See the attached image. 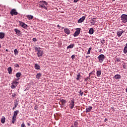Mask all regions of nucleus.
<instances>
[{
  "label": "nucleus",
  "instance_id": "nucleus-11",
  "mask_svg": "<svg viewBox=\"0 0 127 127\" xmlns=\"http://www.w3.org/2000/svg\"><path fill=\"white\" fill-rule=\"evenodd\" d=\"M85 18H86V17L85 16H83L81 18H80L78 20V23H81V22H83V21L85 20Z\"/></svg>",
  "mask_w": 127,
  "mask_h": 127
},
{
  "label": "nucleus",
  "instance_id": "nucleus-22",
  "mask_svg": "<svg viewBox=\"0 0 127 127\" xmlns=\"http://www.w3.org/2000/svg\"><path fill=\"white\" fill-rule=\"evenodd\" d=\"M89 33V34H93V33H94V29H93V28H90Z\"/></svg>",
  "mask_w": 127,
  "mask_h": 127
},
{
  "label": "nucleus",
  "instance_id": "nucleus-13",
  "mask_svg": "<svg viewBox=\"0 0 127 127\" xmlns=\"http://www.w3.org/2000/svg\"><path fill=\"white\" fill-rule=\"evenodd\" d=\"M64 32L67 35H69V34H70V30L68 28H65L64 29Z\"/></svg>",
  "mask_w": 127,
  "mask_h": 127
},
{
  "label": "nucleus",
  "instance_id": "nucleus-48",
  "mask_svg": "<svg viewBox=\"0 0 127 127\" xmlns=\"http://www.w3.org/2000/svg\"><path fill=\"white\" fill-rule=\"evenodd\" d=\"M5 51H6L7 52L8 51V50L7 49H6Z\"/></svg>",
  "mask_w": 127,
  "mask_h": 127
},
{
  "label": "nucleus",
  "instance_id": "nucleus-4",
  "mask_svg": "<svg viewBox=\"0 0 127 127\" xmlns=\"http://www.w3.org/2000/svg\"><path fill=\"white\" fill-rule=\"evenodd\" d=\"M121 20H122V22L126 23L127 22V15L125 14H123L121 15Z\"/></svg>",
  "mask_w": 127,
  "mask_h": 127
},
{
  "label": "nucleus",
  "instance_id": "nucleus-15",
  "mask_svg": "<svg viewBox=\"0 0 127 127\" xmlns=\"http://www.w3.org/2000/svg\"><path fill=\"white\" fill-rule=\"evenodd\" d=\"M4 35L5 34L3 32H0V39H3L4 38Z\"/></svg>",
  "mask_w": 127,
  "mask_h": 127
},
{
  "label": "nucleus",
  "instance_id": "nucleus-1",
  "mask_svg": "<svg viewBox=\"0 0 127 127\" xmlns=\"http://www.w3.org/2000/svg\"><path fill=\"white\" fill-rule=\"evenodd\" d=\"M39 6L41 8H44V9H47V2L45 1H40L39 2Z\"/></svg>",
  "mask_w": 127,
  "mask_h": 127
},
{
  "label": "nucleus",
  "instance_id": "nucleus-3",
  "mask_svg": "<svg viewBox=\"0 0 127 127\" xmlns=\"http://www.w3.org/2000/svg\"><path fill=\"white\" fill-rule=\"evenodd\" d=\"M11 84V89H15L16 86L18 85V82L16 81V80H13Z\"/></svg>",
  "mask_w": 127,
  "mask_h": 127
},
{
  "label": "nucleus",
  "instance_id": "nucleus-9",
  "mask_svg": "<svg viewBox=\"0 0 127 127\" xmlns=\"http://www.w3.org/2000/svg\"><path fill=\"white\" fill-rule=\"evenodd\" d=\"M14 31L16 33V34H17L18 36H20L21 35V32L20 31L17 29H14Z\"/></svg>",
  "mask_w": 127,
  "mask_h": 127
},
{
  "label": "nucleus",
  "instance_id": "nucleus-41",
  "mask_svg": "<svg viewBox=\"0 0 127 127\" xmlns=\"http://www.w3.org/2000/svg\"><path fill=\"white\" fill-rule=\"evenodd\" d=\"M25 127V125H24V123H22L21 125V127Z\"/></svg>",
  "mask_w": 127,
  "mask_h": 127
},
{
  "label": "nucleus",
  "instance_id": "nucleus-21",
  "mask_svg": "<svg viewBox=\"0 0 127 127\" xmlns=\"http://www.w3.org/2000/svg\"><path fill=\"white\" fill-rule=\"evenodd\" d=\"M124 53H125V54H126L127 53V43L126 44V46L124 48Z\"/></svg>",
  "mask_w": 127,
  "mask_h": 127
},
{
  "label": "nucleus",
  "instance_id": "nucleus-28",
  "mask_svg": "<svg viewBox=\"0 0 127 127\" xmlns=\"http://www.w3.org/2000/svg\"><path fill=\"white\" fill-rule=\"evenodd\" d=\"M20 76H21V73L20 72H17L16 74V76L17 77V78H20Z\"/></svg>",
  "mask_w": 127,
  "mask_h": 127
},
{
  "label": "nucleus",
  "instance_id": "nucleus-23",
  "mask_svg": "<svg viewBox=\"0 0 127 127\" xmlns=\"http://www.w3.org/2000/svg\"><path fill=\"white\" fill-rule=\"evenodd\" d=\"M7 71H8L9 74H11V72L12 71V69L11 67H9L7 68Z\"/></svg>",
  "mask_w": 127,
  "mask_h": 127
},
{
  "label": "nucleus",
  "instance_id": "nucleus-45",
  "mask_svg": "<svg viewBox=\"0 0 127 127\" xmlns=\"http://www.w3.org/2000/svg\"><path fill=\"white\" fill-rule=\"evenodd\" d=\"M123 68L124 69H126V68H127V66L125 65H123Z\"/></svg>",
  "mask_w": 127,
  "mask_h": 127
},
{
  "label": "nucleus",
  "instance_id": "nucleus-30",
  "mask_svg": "<svg viewBox=\"0 0 127 127\" xmlns=\"http://www.w3.org/2000/svg\"><path fill=\"white\" fill-rule=\"evenodd\" d=\"M42 75L41 73H39L36 75L37 79H39L40 78V76Z\"/></svg>",
  "mask_w": 127,
  "mask_h": 127
},
{
  "label": "nucleus",
  "instance_id": "nucleus-39",
  "mask_svg": "<svg viewBox=\"0 0 127 127\" xmlns=\"http://www.w3.org/2000/svg\"><path fill=\"white\" fill-rule=\"evenodd\" d=\"M19 80V78H17L13 80V81H16V82H17V81H18Z\"/></svg>",
  "mask_w": 127,
  "mask_h": 127
},
{
  "label": "nucleus",
  "instance_id": "nucleus-27",
  "mask_svg": "<svg viewBox=\"0 0 127 127\" xmlns=\"http://www.w3.org/2000/svg\"><path fill=\"white\" fill-rule=\"evenodd\" d=\"M27 18H28V19L30 20V19H32V15H28L26 16Z\"/></svg>",
  "mask_w": 127,
  "mask_h": 127
},
{
  "label": "nucleus",
  "instance_id": "nucleus-47",
  "mask_svg": "<svg viewBox=\"0 0 127 127\" xmlns=\"http://www.w3.org/2000/svg\"><path fill=\"white\" fill-rule=\"evenodd\" d=\"M91 23H92V24L94 25V24H95V22H92Z\"/></svg>",
  "mask_w": 127,
  "mask_h": 127
},
{
  "label": "nucleus",
  "instance_id": "nucleus-14",
  "mask_svg": "<svg viewBox=\"0 0 127 127\" xmlns=\"http://www.w3.org/2000/svg\"><path fill=\"white\" fill-rule=\"evenodd\" d=\"M34 67L36 70H40V66L38 64H35Z\"/></svg>",
  "mask_w": 127,
  "mask_h": 127
},
{
  "label": "nucleus",
  "instance_id": "nucleus-16",
  "mask_svg": "<svg viewBox=\"0 0 127 127\" xmlns=\"http://www.w3.org/2000/svg\"><path fill=\"white\" fill-rule=\"evenodd\" d=\"M18 113H19V111L18 110H16L14 111L13 117L16 118V116H17V114H18Z\"/></svg>",
  "mask_w": 127,
  "mask_h": 127
},
{
  "label": "nucleus",
  "instance_id": "nucleus-19",
  "mask_svg": "<svg viewBox=\"0 0 127 127\" xmlns=\"http://www.w3.org/2000/svg\"><path fill=\"white\" fill-rule=\"evenodd\" d=\"M115 79H121V76L120 74H116L114 76Z\"/></svg>",
  "mask_w": 127,
  "mask_h": 127
},
{
  "label": "nucleus",
  "instance_id": "nucleus-26",
  "mask_svg": "<svg viewBox=\"0 0 127 127\" xmlns=\"http://www.w3.org/2000/svg\"><path fill=\"white\" fill-rule=\"evenodd\" d=\"M74 47V44H71L67 47V49H70V48H73Z\"/></svg>",
  "mask_w": 127,
  "mask_h": 127
},
{
  "label": "nucleus",
  "instance_id": "nucleus-2",
  "mask_svg": "<svg viewBox=\"0 0 127 127\" xmlns=\"http://www.w3.org/2000/svg\"><path fill=\"white\" fill-rule=\"evenodd\" d=\"M105 58H106L105 55L103 54L100 55L98 56V60L99 63H103V62H104V60H105Z\"/></svg>",
  "mask_w": 127,
  "mask_h": 127
},
{
  "label": "nucleus",
  "instance_id": "nucleus-37",
  "mask_svg": "<svg viewBox=\"0 0 127 127\" xmlns=\"http://www.w3.org/2000/svg\"><path fill=\"white\" fill-rule=\"evenodd\" d=\"M79 93L80 96H83V94H84V92H82V91H81V90L79 91Z\"/></svg>",
  "mask_w": 127,
  "mask_h": 127
},
{
  "label": "nucleus",
  "instance_id": "nucleus-53",
  "mask_svg": "<svg viewBox=\"0 0 127 127\" xmlns=\"http://www.w3.org/2000/svg\"><path fill=\"white\" fill-rule=\"evenodd\" d=\"M58 26H59V25H58Z\"/></svg>",
  "mask_w": 127,
  "mask_h": 127
},
{
  "label": "nucleus",
  "instance_id": "nucleus-7",
  "mask_svg": "<svg viewBox=\"0 0 127 127\" xmlns=\"http://www.w3.org/2000/svg\"><path fill=\"white\" fill-rule=\"evenodd\" d=\"M124 32H125V31L124 30L118 31L117 32V36H118V37H121V36H122V35L124 33Z\"/></svg>",
  "mask_w": 127,
  "mask_h": 127
},
{
  "label": "nucleus",
  "instance_id": "nucleus-12",
  "mask_svg": "<svg viewBox=\"0 0 127 127\" xmlns=\"http://www.w3.org/2000/svg\"><path fill=\"white\" fill-rule=\"evenodd\" d=\"M92 108H93V107L92 106H89L88 108H86V113H90V112H91V111H92Z\"/></svg>",
  "mask_w": 127,
  "mask_h": 127
},
{
  "label": "nucleus",
  "instance_id": "nucleus-5",
  "mask_svg": "<svg viewBox=\"0 0 127 127\" xmlns=\"http://www.w3.org/2000/svg\"><path fill=\"white\" fill-rule=\"evenodd\" d=\"M80 32H81V29L80 28H76V31L75 32V33L73 34V36L74 37L78 36V35L80 34Z\"/></svg>",
  "mask_w": 127,
  "mask_h": 127
},
{
  "label": "nucleus",
  "instance_id": "nucleus-40",
  "mask_svg": "<svg viewBox=\"0 0 127 127\" xmlns=\"http://www.w3.org/2000/svg\"><path fill=\"white\" fill-rule=\"evenodd\" d=\"M33 41H37V39L35 38H33Z\"/></svg>",
  "mask_w": 127,
  "mask_h": 127
},
{
  "label": "nucleus",
  "instance_id": "nucleus-46",
  "mask_svg": "<svg viewBox=\"0 0 127 127\" xmlns=\"http://www.w3.org/2000/svg\"><path fill=\"white\" fill-rule=\"evenodd\" d=\"M16 107H17V106H15L14 105V106L13 107L12 110H14V109H15V108H16Z\"/></svg>",
  "mask_w": 127,
  "mask_h": 127
},
{
  "label": "nucleus",
  "instance_id": "nucleus-52",
  "mask_svg": "<svg viewBox=\"0 0 127 127\" xmlns=\"http://www.w3.org/2000/svg\"><path fill=\"white\" fill-rule=\"evenodd\" d=\"M113 0V1H115V0Z\"/></svg>",
  "mask_w": 127,
  "mask_h": 127
},
{
  "label": "nucleus",
  "instance_id": "nucleus-50",
  "mask_svg": "<svg viewBox=\"0 0 127 127\" xmlns=\"http://www.w3.org/2000/svg\"><path fill=\"white\" fill-rule=\"evenodd\" d=\"M1 48V45L0 44V48Z\"/></svg>",
  "mask_w": 127,
  "mask_h": 127
},
{
  "label": "nucleus",
  "instance_id": "nucleus-33",
  "mask_svg": "<svg viewBox=\"0 0 127 127\" xmlns=\"http://www.w3.org/2000/svg\"><path fill=\"white\" fill-rule=\"evenodd\" d=\"M61 102H62V104H63L64 105V104H66V101L65 100L62 99L61 100Z\"/></svg>",
  "mask_w": 127,
  "mask_h": 127
},
{
  "label": "nucleus",
  "instance_id": "nucleus-32",
  "mask_svg": "<svg viewBox=\"0 0 127 127\" xmlns=\"http://www.w3.org/2000/svg\"><path fill=\"white\" fill-rule=\"evenodd\" d=\"M92 49V48H89L88 49V51L87 53V54H90V53H91V50Z\"/></svg>",
  "mask_w": 127,
  "mask_h": 127
},
{
  "label": "nucleus",
  "instance_id": "nucleus-18",
  "mask_svg": "<svg viewBox=\"0 0 127 127\" xmlns=\"http://www.w3.org/2000/svg\"><path fill=\"white\" fill-rule=\"evenodd\" d=\"M97 77H100L102 75V71L101 70H98L96 72Z\"/></svg>",
  "mask_w": 127,
  "mask_h": 127
},
{
  "label": "nucleus",
  "instance_id": "nucleus-17",
  "mask_svg": "<svg viewBox=\"0 0 127 127\" xmlns=\"http://www.w3.org/2000/svg\"><path fill=\"white\" fill-rule=\"evenodd\" d=\"M1 124H4L5 123V117L4 116L2 117L1 119Z\"/></svg>",
  "mask_w": 127,
  "mask_h": 127
},
{
  "label": "nucleus",
  "instance_id": "nucleus-10",
  "mask_svg": "<svg viewBox=\"0 0 127 127\" xmlns=\"http://www.w3.org/2000/svg\"><path fill=\"white\" fill-rule=\"evenodd\" d=\"M37 54H38V57H41L43 56L44 53H43V51H41V50L40 51H39V52H38Z\"/></svg>",
  "mask_w": 127,
  "mask_h": 127
},
{
  "label": "nucleus",
  "instance_id": "nucleus-42",
  "mask_svg": "<svg viewBox=\"0 0 127 127\" xmlns=\"http://www.w3.org/2000/svg\"><path fill=\"white\" fill-rule=\"evenodd\" d=\"M88 80H90V78H89V77H86V78H85V81H88Z\"/></svg>",
  "mask_w": 127,
  "mask_h": 127
},
{
  "label": "nucleus",
  "instance_id": "nucleus-31",
  "mask_svg": "<svg viewBox=\"0 0 127 127\" xmlns=\"http://www.w3.org/2000/svg\"><path fill=\"white\" fill-rule=\"evenodd\" d=\"M14 105L15 106V107H17V106L18 105V101H17V100H15L14 101Z\"/></svg>",
  "mask_w": 127,
  "mask_h": 127
},
{
  "label": "nucleus",
  "instance_id": "nucleus-25",
  "mask_svg": "<svg viewBox=\"0 0 127 127\" xmlns=\"http://www.w3.org/2000/svg\"><path fill=\"white\" fill-rule=\"evenodd\" d=\"M34 49H35V51H37V52H39L41 50L40 48L37 47H35Z\"/></svg>",
  "mask_w": 127,
  "mask_h": 127
},
{
  "label": "nucleus",
  "instance_id": "nucleus-38",
  "mask_svg": "<svg viewBox=\"0 0 127 127\" xmlns=\"http://www.w3.org/2000/svg\"><path fill=\"white\" fill-rule=\"evenodd\" d=\"M15 96H16V93H14L12 94V97L13 98L14 97H15Z\"/></svg>",
  "mask_w": 127,
  "mask_h": 127
},
{
  "label": "nucleus",
  "instance_id": "nucleus-44",
  "mask_svg": "<svg viewBox=\"0 0 127 127\" xmlns=\"http://www.w3.org/2000/svg\"><path fill=\"white\" fill-rule=\"evenodd\" d=\"M74 58H75V56L74 55L71 56V59H74Z\"/></svg>",
  "mask_w": 127,
  "mask_h": 127
},
{
  "label": "nucleus",
  "instance_id": "nucleus-43",
  "mask_svg": "<svg viewBox=\"0 0 127 127\" xmlns=\"http://www.w3.org/2000/svg\"><path fill=\"white\" fill-rule=\"evenodd\" d=\"M79 1V0H74L73 2H78Z\"/></svg>",
  "mask_w": 127,
  "mask_h": 127
},
{
  "label": "nucleus",
  "instance_id": "nucleus-24",
  "mask_svg": "<svg viewBox=\"0 0 127 127\" xmlns=\"http://www.w3.org/2000/svg\"><path fill=\"white\" fill-rule=\"evenodd\" d=\"M16 121V117H14L13 116L12 118V124H14V123Z\"/></svg>",
  "mask_w": 127,
  "mask_h": 127
},
{
  "label": "nucleus",
  "instance_id": "nucleus-6",
  "mask_svg": "<svg viewBox=\"0 0 127 127\" xmlns=\"http://www.w3.org/2000/svg\"><path fill=\"white\" fill-rule=\"evenodd\" d=\"M11 15H17L18 14V12L16 11V10L15 9H12L10 12Z\"/></svg>",
  "mask_w": 127,
  "mask_h": 127
},
{
  "label": "nucleus",
  "instance_id": "nucleus-29",
  "mask_svg": "<svg viewBox=\"0 0 127 127\" xmlns=\"http://www.w3.org/2000/svg\"><path fill=\"white\" fill-rule=\"evenodd\" d=\"M14 53L15 55H17L18 54V51L17 50V49H16L14 50Z\"/></svg>",
  "mask_w": 127,
  "mask_h": 127
},
{
  "label": "nucleus",
  "instance_id": "nucleus-35",
  "mask_svg": "<svg viewBox=\"0 0 127 127\" xmlns=\"http://www.w3.org/2000/svg\"><path fill=\"white\" fill-rule=\"evenodd\" d=\"M74 126L75 127H78V123L74 122Z\"/></svg>",
  "mask_w": 127,
  "mask_h": 127
},
{
  "label": "nucleus",
  "instance_id": "nucleus-49",
  "mask_svg": "<svg viewBox=\"0 0 127 127\" xmlns=\"http://www.w3.org/2000/svg\"><path fill=\"white\" fill-rule=\"evenodd\" d=\"M28 126L29 127V126H30V125H29V123L27 124Z\"/></svg>",
  "mask_w": 127,
  "mask_h": 127
},
{
  "label": "nucleus",
  "instance_id": "nucleus-8",
  "mask_svg": "<svg viewBox=\"0 0 127 127\" xmlns=\"http://www.w3.org/2000/svg\"><path fill=\"white\" fill-rule=\"evenodd\" d=\"M74 103H75V101L74 100V99H72L71 100L70 104H69V108L70 109H73Z\"/></svg>",
  "mask_w": 127,
  "mask_h": 127
},
{
  "label": "nucleus",
  "instance_id": "nucleus-20",
  "mask_svg": "<svg viewBox=\"0 0 127 127\" xmlns=\"http://www.w3.org/2000/svg\"><path fill=\"white\" fill-rule=\"evenodd\" d=\"M20 24L21 26L22 27H23L24 28H25V27H26V26H27L26 24H25L23 22H20Z\"/></svg>",
  "mask_w": 127,
  "mask_h": 127
},
{
  "label": "nucleus",
  "instance_id": "nucleus-51",
  "mask_svg": "<svg viewBox=\"0 0 127 127\" xmlns=\"http://www.w3.org/2000/svg\"><path fill=\"white\" fill-rule=\"evenodd\" d=\"M102 51V50H100V51H99V52H101Z\"/></svg>",
  "mask_w": 127,
  "mask_h": 127
},
{
  "label": "nucleus",
  "instance_id": "nucleus-36",
  "mask_svg": "<svg viewBox=\"0 0 127 127\" xmlns=\"http://www.w3.org/2000/svg\"><path fill=\"white\" fill-rule=\"evenodd\" d=\"M14 67H15L16 68H18V67H19V65H18V64H15L14 65Z\"/></svg>",
  "mask_w": 127,
  "mask_h": 127
},
{
  "label": "nucleus",
  "instance_id": "nucleus-34",
  "mask_svg": "<svg viewBox=\"0 0 127 127\" xmlns=\"http://www.w3.org/2000/svg\"><path fill=\"white\" fill-rule=\"evenodd\" d=\"M80 79V73L77 74V77H76V80H79Z\"/></svg>",
  "mask_w": 127,
  "mask_h": 127
}]
</instances>
